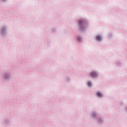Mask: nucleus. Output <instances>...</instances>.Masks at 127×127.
Listing matches in <instances>:
<instances>
[{
  "label": "nucleus",
  "mask_w": 127,
  "mask_h": 127,
  "mask_svg": "<svg viewBox=\"0 0 127 127\" xmlns=\"http://www.w3.org/2000/svg\"><path fill=\"white\" fill-rule=\"evenodd\" d=\"M90 75L91 76V77H97V74L96 72L92 71L90 73Z\"/></svg>",
  "instance_id": "f257e3e1"
},
{
  "label": "nucleus",
  "mask_w": 127,
  "mask_h": 127,
  "mask_svg": "<svg viewBox=\"0 0 127 127\" xmlns=\"http://www.w3.org/2000/svg\"><path fill=\"white\" fill-rule=\"evenodd\" d=\"M96 38L97 40H98V41H101V40H102V37L101 36H97Z\"/></svg>",
  "instance_id": "f03ea898"
},
{
  "label": "nucleus",
  "mask_w": 127,
  "mask_h": 127,
  "mask_svg": "<svg viewBox=\"0 0 127 127\" xmlns=\"http://www.w3.org/2000/svg\"><path fill=\"white\" fill-rule=\"evenodd\" d=\"M97 96H98V97H99V98H101L102 97V93H101V92H97Z\"/></svg>",
  "instance_id": "7ed1b4c3"
},
{
  "label": "nucleus",
  "mask_w": 127,
  "mask_h": 127,
  "mask_svg": "<svg viewBox=\"0 0 127 127\" xmlns=\"http://www.w3.org/2000/svg\"><path fill=\"white\" fill-rule=\"evenodd\" d=\"M88 85L89 86V87H91L92 86V83L91 82H88Z\"/></svg>",
  "instance_id": "20e7f679"
},
{
  "label": "nucleus",
  "mask_w": 127,
  "mask_h": 127,
  "mask_svg": "<svg viewBox=\"0 0 127 127\" xmlns=\"http://www.w3.org/2000/svg\"><path fill=\"white\" fill-rule=\"evenodd\" d=\"M77 40L78 41H81V37H77Z\"/></svg>",
  "instance_id": "39448f33"
},
{
  "label": "nucleus",
  "mask_w": 127,
  "mask_h": 127,
  "mask_svg": "<svg viewBox=\"0 0 127 127\" xmlns=\"http://www.w3.org/2000/svg\"><path fill=\"white\" fill-rule=\"evenodd\" d=\"M93 117H94V115H93Z\"/></svg>",
  "instance_id": "423d86ee"
}]
</instances>
